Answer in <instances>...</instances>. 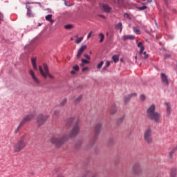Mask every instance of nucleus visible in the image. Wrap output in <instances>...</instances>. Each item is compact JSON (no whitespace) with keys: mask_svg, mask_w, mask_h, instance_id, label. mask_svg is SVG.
<instances>
[{"mask_svg":"<svg viewBox=\"0 0 177 177\" xmlns=\"http://www.w3.org/2000/svg\"><path fill=\"white\" fill-rule=\"evenodd\" d=\"M80 120H77L71 129L70 134H65L61 138L53 136L50 139V143L54 145L55 147H61L64 142L68 140L70 138H75L80 133V125H78Z\"/></svg>","mask_w":177,"mask_h":177,"instance_id":"1","label":"nucleus"},{"mask_svg":"<svg viewBox=\"0 0 177 177\" xmlns=\"http://www.w3.org/2000/svg\"><path fill=\"white\" fill-rule=\"evenodd\" d=\"M147 114L148 118L151 120V121H154L157 124L160 122L161 120V114L160 113L156 111V105L154 104H151L147 111Z\"/></svg>","mask_w":177,"mask_h":177,"instance_id":"2","label":"nucleus"},{"mask_svg":"<svg viewBox=\"0 0 177 177\" xmlns=\"http://www.w3.org/2000/svg\"><path fill=\"white\" fill-rule=\"evenodd\" d=\"M27 138V134H24L20 139L14 145L13 151L14 153H20L21 150H24L27 146V142L26 139Z\"/></svg>","mask_w":177,"mask_h":177,"instance_id":"3","label":"nucleus"},{"mask_svg":"<svg viewBox=\"0 0 177 177\" xmlns=\"http://www.w3.org/2000/svg\"><path fill=\"white\" fill-rule=\"evenodd\" d=\"M39 71L41 75H42V77H44V78H48V77L50 80H53L55 78V76L49 73V68H48V65H46V64H44V68H42V66H39Z\"/></svg>","mask_w":177,"mask_h":177,"instance_id":"4","label":"nucleus"},{"mask_svg":"<svg viewBox=\"0 0 177 177\" xmlns=\"http://www.w3.org/2000/svg\"><path fill=\"white\" fill-rule=\"evenodd\" d=\"M35 115L34 113H29L26 115L22 120L20 122L19 124L17 126V129H15V133H17L19 131H20V128L23 127L25 124H27V122H29V121H31L32 118H34Z\"/></svg>","mask_w":177,"mask_h":177,"instance_id":"5","label":"nucleus"},{"mask_svg":"<svg viewBox=\"0 0 177 177\" xmlns=\"http://www.w3.org/2000/svg\"><path fill=\"white\" fill-rule=\"evenodd\" d=\"M143 138L147 145H151V143H153V133L151 131V128L148 127L145 131Z\"/></svg>","mask_w":177,"mask_h":177,"instance_id":"6","label":"nucleus"},{"mask_svg":"<svg viewBox=\"0 0 177 177\" xmlns=\"http://www.w3.org/2000/svg\"><path fill=\"white\" fill-rule=\"evenodd\" d=\"M48 118H49V115L39 114L37 118V122L38 127L44 125V124H45V122H46V121L48 120Z\"/></svg>","mask_w":177,"mask_h":177,"instance_id":"7","label":"nucleus"},{"mask_svg":"<svg viewBox=\"0 0 177 177\" xmlns=\"http://www.w3.org/2000/svg\"><path fill=\"white\" fill-rule=\"evenodd\" d=\"M29 74L35 84H37V85H39V84H41L39 79L37 77V76L35 75V73H34V71H32V69L29 70Z\"/></svg>","mask_w":177,"mask_h":177,"instance_id":"8","label":"nucleus"},{"mask_svg":"<svg viewBox=\"0 0 177 177\" xmlns=\"http://www.w3.org/2000/svg\"><path fill=\"white\" fill-rule=\"evenodd\" d=\"M160 80L163 85L168 86L169 85V80H168V76L165 73H160Z\"/></svg>","mask_w":177,"mask_h":177,"instance_id":"9","label":"nucleus"},{"mask_svg":"<svg viewBox=\"0 0 177 177\" xmlns=\"http://www.w3.org/2000/svg\"><path fill=\"white\" fill-rule=\"evenodd\" d=\"M132 172L134 175H139L142 172V167L140 165H134L132 167Z\"/></svg>","mask_w":177,"mask_h":177,"instance_id":"10","label":"nucleus"},{"mask_svg":"<svg viewBox=\"0 0 177 177\" xmlns=\"http://www.w3.org/2000/svg\"><path fill=\"white\" fill-rule=\"evenodd\" d=\"M86 46L84 45L82 46L81 48L78 50L77 53L76 55V58L77 59H80L81 56H82V53L86 50Z\"/></svg>","mask_w":177,"mask_h":177,"instance_id":"11","label":"nucleus"},{"mask_svg":"<svg viewBox=\"0 0 177 177\" xmlns=\"http://www.w3.org/2000/svg\"><path fill=\"white\" fill-rule=\"evenodd\" d=\"M100 129H102V124L97 123L95 127V138L99 136V134L100 133Z\"/></svg>","mask_w":177,"mask_h":177,"instance_id":"12","label":"nucleus"},{"mask_svg":"<svg viewBox=\"0 0 177 177\" xmlns=\"http://www.w3.org/2000/svg\"><path fill=\"white\" fill-rule=\"evenodd\" d=\"M82 94L79 95L77 97H72L71 100H73L75 104H78L82 100Z\"/></svg>","mask_w":177,"mask_h":177,"instance_id":"13","label":"nucleus"},{"mask_svg":"<svg viewBox=\"0 0 177 177\" xmlns=\"http://www.w3.org/2000/svg\"><path fill=\"white\" fill-rule=\"evenodd\" d=\"M115 113H117V106L113 104L110 107L109 113L111 114V115H114Z\"/></svg>","mask_w":177,"mask_h":177,"instance_id":"14","label":"nucleus"},{"mask_svg":"<svg viewBox=\"0 0 177 177\" xmlns=\"http://www.w3.org/2000/svg\"><path fill=\"white\" fill-rule=\"evenodd\" d=\"M77 121H78V120H75V118H74V117L70 118L66 121V125H67V127H70L71 125L73 124V122H75H75H77Z\"/></svg>","mask_w":177,"mask_h":177,"instance_id":"15","label":"nucleus"},{"mask_svg":"<svg viewBox=\"0 0 177 177\" xmlns=\"http://www.w3.org/2000/svg\"><path fill=\"white\" fill-rule=\"evenodd\" d=\"M102 10H104V12H106V13H110V12H111V7H110L107 4H104L102 6Z\"/></svg>","mask_w":177,"mask_h":177,"instance_id":"16","label":"nucleus"},{"mask_svg":"<svg viewBox=\"0 0 177 177\" xmlns=\"http://www.w3.org/2000/svg\"><path fill=\"white\" fill-rule=\"evenodd\" d=\"M122 38L123 41H127V39L133 40V39H135V35H124V36H122Z\"/></svg>","mask_w":177,"mask_h":177,"instance_id":"17","label":"nucleus"},{"mask_svg":"<svg viewBox=\"0 0 177 177\" xmlns=\"http://www.w3.org/2000/svg\"><path fill=\"white\" fill-rule=\"evenodd\" d=\"M165 104L167 106V115H171V104L169 102H166V103H165Z\"/></svg>","mask_w":177,"mask_h":177,"instance_id":"18","label":"nucleus"},{"mask_svg":"<svg viewBox=\"0 0 177 177\" xmlns=\"http://www.w3.org/2000/svg\"><path fill=\"white\" fill-rule=\"evenodd\" d=\"M31 62L34 70H38V68L37 67V58H32Z\"/></svg>","mask_w":177,"mask_h":177,"instance_id":"19","label":"nucleus"},{"mask_svg":"<svg viewBox=\"0 0 177 177\" xmlns=\"http://www.w3.org/2000/svg\"><path fill=\"white\" fill-rule=\"evenodd\" d=\"M138 47L140 48V55H142L143 53V50H145V47H143V43L139 42L138 44Z\"/></svg>","mask_w":177,"mask_h":177,"instance_id":"20","label":"nucleus"},{"mask_svg":"<svg viewBox=\"0 0 177 177\" xmlns=\"http://www.w3.org/2000/svg\"><path fill=\"white\" fill-rule=\"evenodd\" d=\"M26 9L28 10L27 12V16H28V17H34V15H32V13L31 12V7L27 6H26Z\"/></svg>","mask_w":177,"mask_h":177,"instance_id":"21","label":"nucleus"},{"mask_svg":"<svg viewBox=\"0 0 177 177\" xmlns=\"http://www.w3.org/2000/svg\"><path fill=\"white\" fill-rule=\"evenodd\" d=\"M46 20H47V21H50V23L51 24H53L55 23V21L53 19H52V15H48L46 16Z\"/></svg>","mask_w":177,"mask_h":177,"instance_id":"22","label":"nucleus"},{"mask_svg":"<svg viewBox=\"0 0 177 177\" xmlns=\"http://www.w3.org/2000/svg\"><path fill=\"white\" fill-rule=\"evenodd\" d=\"M176 150H177V147H175L169 152V158H171V160H172V158H174V154L175 153V151H176Z\"/></svg>","mask_w":177,"mask_h":177,"instance_id":"23","label":"nucleus"},{"mask_svg":"<svg viewBox=\"0 0 177 177\" xmlns=\"http://www.w3.org/2000/svg\"><path fill=\"white\" fill-rule=\"evenodd\" d=\"M112 59L115 63H118V62H120V55H114L112 57Z\"/></svg>","mask_w":177,"mask_h":177,"instance_id":"24","label":"nucleus"},{"mask_svg":"<svg viewBox=\"0 0 177 177\" xmlns=\"http://www.w3.org/2000/svg\"><path fill=\"white\" fill-rule=\"evenodd\" d=\"M81 61H82V64H80L81 67H84L85 64H89V60L82 59Z\"/></svg>","mask_w":177,"mask_h":177,"instance_id":"25","label":"nucleus"},{"mask_svg":"<svg viewBox=\"0 0 177 177\" xmlns=\"http://www.w3.org/2000/svg\"><path fill=\"white\" fill-rule=\"evenodd\" d=\"M66 104H67V98H64V99L61 101V102H60V104H59V106H60V107H63V106H66Z\"/></svg>","mask_w":177,"mask_h":177,"instance_id":"26","label":"nucleus"},{"mask_svg":"<svg viewBox=\"0 0 177 177\" xmlns=\"http://www.w3.org/2000/svg\"><path fill=\"white\" fill-rule=\"evenodd\" d=\"M133 30L136 34H138V35H140V30H139L138 27H133Z\"/></svg>","mask_w":177,"mask_h":177,"instance_id":"27","label":"nucleus"},{"mask_svg":"<svg viewBox=\"0 0 177 177\" xmlns=\"http://www.w3.org/2000/svg\"><path fill=\"white\" fill-rule=\"evenodd\" d=\"M115 5H122V0H113Z\"/></svg>","mask_w":177,"mask_h":177,"instance_id":"28","label":"nucleus"},{"mask_svg":"<svg viewBox=\"0 0 177 177\" xmlns=\"http://www.w3.org/2000/svg\"><path fill=\"white\" fill-rule=\"evenodd\" d=\"M140 56H142V57H143V59H147V57H149V55H147L146 51H145V52L142 51V53L140 55Z\"/></svg>","mask_w":177,"mask_h":177,"instance_id":"29","label":"nucleus"},{"mask_svg":"<svg viewBox=\"0 0 177 177\" xmlns=\"http://www.w3.org/2000/svg\"><path fill=\"white\" fill-rule=\"evenodd\" d=\"M103 64H104V62L101 61L100 63L97 64V68H98V70H100V68H102V67L103 66Z\"/></svg>","mask_w":177,"mask_h":177,"instance_id":"30","label":"nucleus"},{"mask_svg":"<svg viewBox=\"0 0 177 177\" xmlns=\"http://www.w3.org/2000/svg\"><path fill=\"white\" fill-rule=\"evenodd\" d=\"M73 27L74 26L71 24H68L64 26V28H66V30H71V28H73Z\"/></svg>","mask_w":177,"mask_h":177,"instance_id":"31","label":"nucleus"},{"mask_svg":"<svg viewBox=\"0 0 177 177\" xmlns=\"http://www.w3.org/2000/svg\"><path fill=\"white\" fill-rule=\"evenodd\" d=\"M99 37L100 39V42H103V40L104 39V35H103V33H100Z\"/></svg>","mask_w":177,"mask_h":177,"instance_id":"32","label":"nucleus"},{"mask_svg":"<svg viewBox=\"0 0 177 177\" xmlns=\"http://www.w3.org/2000/svg\"><path fill=\"white\" fill-rule=\"evenodd\" d=\"M131 97H132V95L126 96L124 98L125 103H127V102H129V100H131Z\"/></svg>","mask_w":177,"mask_h":177,"instance_id":"33","label":"nucleus"},{"mask_svg":"<svg viewBox=\"0 0 177 177\" xmlns=\"http://www.w3.org/2000/svg\"><path fill=\"white\" fill-rule=\"evenodd\" d=\"M117 27H118V28H119L120 30V32H121V31H122V23L119 22L117 24Z\"/></svg>","mask_w":177,"mask_h":177,"instance_id":"34","label":"nucleus"},{"mask_svg":"<svg viewBox=\"0 0 177 177\" xmlns=\"http://www.w3.org/2000/svg\"><path fill=\"white\" fill-rule=\"evenodd\" d=\"M82 39H84V37H78L76 40V44H81V42L82 41Z\"/></svg>","mask_w":177,"mask_h":177,"instance_id":"35","label":"nucleus"},{"mask_svg":"<svg viewBox=\"0 0 177 177\" xmlns=\"http://www.w3.org/2000/svg\"><path fill=\"white\" fill-rule=\"evenodd\" d=\"M59 114H60V111L59 110L54 111V115H55V117H59Z\"/></svg>","mask_w":177,"mask_h":177,"instance_id":"36","label":"nucleus"},{"mask_svg":"<svg viewBox=\"0 0 177 177\" xmlns=\"http://www.w3.org/2000/svg\"><path fill=\"white\" fill-rule=\"evenodd\" d=\"M138 10H145V9H147V7L146 6H142L141 7H138Z\"/></svg>","mask_w":177,"mask_h":177,"instance_id":"37","label":"nucleus"},{"mask_svg":"<svg viewBox=\"0 0 177 177\" xmlns=\"http://www.w3.org/2000/svg\"><path fill=\"white\" fill-rule=\"evenodd\" d=\"M73 70H74L75 71H79V70H80V66H78V65H75V66H73Z\"/></svg>","mask_w":177,"mask_h":177,"instance_id":"38","label":"nucleus"},{"mask_svg":"<svg viewBox=\"0 0 177 177\" xmlns=\"http://www.w3.org/2000/svg\"><path fill=\"white\" fill-rule=\"evenodd\" d=\"M109 66H110V61H106V66L103 68V70H106V68H107V67H109Z\"/></svg>","mask_w":177,"mask_h":177,"instance_id":"39","label":"nucleus"},{"mask_svg":"<svg viewBox=\"0 0 177 177\" xmlns=\"http://www.w3.org/2000/svg\"><path fill=\"white\" fill-rule=\"evenodd\" d=\"M124 121V117H121L118 120V124H121Z\"/></svg>","mask_w":177,"mask_h":177,"instance_id":"40","label":"nucleus"},{"mask_svg":"<svg viewBox=\"0 0 177 177\" xmlns=\"http://www.w3.org/2000/svg\"><path fill=\"white\" fill-rule=\"evenodd\" d=\"M89 70V68L88 67H84L83 66V68H82V71L83 72V73H85V71H88Z\"/></svg>","mask_w":177,"mask_h":177,"instance_id":"41","label":"nucleus"},{"mask_svg":"<svg viewBox=\"0 0 177 177\" xmlns=\"http://www.w3.org/2000/svg\"><path fill=\"white\" fill-rule=\"evenodd\" d=\"M140 98V100H142V102L146 100V96H145V95H141Z\"/></svg>","mask_w":177,"mask_h":177,"instance_id":"42","label":"nucleus"},{"mask_svg":"<svg viewBox=\"0 0 177 177\" xmlns=\"http://www.w3.org/2000/svg\"><path fill=\"white\" fill-rule=\"evenodd\" d=\"M84 57H85V59H86L87 60H91V57H89V55H88L87 54H84Z\"/></svg>","mask_w":177,"mask_h":177,"instance_id":"43","label":"nucleus"},{"mask_svg":"<svg viewBox=\"0 0 177 177\" xmlns=\"http://www.w3.org/2000/svg\"><path fill=\"white\" fill-rule=\"evenodd\" d=\"M92 34H93V32H92V31H91V32L88 33V36H87L88 39H89V38H91V37H92Z\"/></svg>","mask_w":177,"mask_h":177,"instance_id":"44","label":"nucleus"},{"mask_svg":"<svg viewBox=\"0 0 177 177\" xmlns=\"http://www.w3.org/2000/svg\"><path fill=\"white\" fill-rule=\"evenodd\" d=\"M98 16H99V17H102V19H106V16H104L103 15H99Z\"/></svg>","mask_w":177,"mask_h":177,"instance_id":"45","label":"nucleus"},{"mask_svg":"<svg viewBox=\"0 0 177 177\" xmlns=\"http://www.w3.org/2000/svg\"><path fill=\"white\" fill-rule=\"evenodd\" d=\"M0 20H3V15L0 12Z\"/></svg>","mask_w":177,"mask_h":177,"instance_id":"46","label":"nucleus"},{"mask_svg":"<svg viewBox=\"0 0 177 177\" xmlns=\"http://www.w3.org/2000/svg\"><path fill=\"white\" fill-rule=\"evenodd\" d=\"M124 17H127L128 19H129V14L125 13V14H124Z\"/></svg>","mask_w":177,"mask_h":177,"instance_id":"47","label":"nucleus"},{"mask_svg":"<svg viewBox=\"0 0 177 177\" xmlns=\"http://www.w3.org/2000/svg\"><path fill=\"white\" fill-rule=\"evenodd\" d=\"M88 174H89V171H87L84 173V176H82V177H86V176L88 175Z\"/></svg>","mask_w":177,"mask_h":177,"instance_id":"48","label":"nucleus"},{"mask_svg":"<svg viewBox=\"0 0 177 177\" xmlns=\"http://www.w3.org/2000/svg\"><path fill=\"white\" fill-rule=\"evenodd\" d=\"M55 171L56 172H59V171H60V169L59 168H56V169H55Z\"/></svg>","mask_w":177,"mask_h":177,"instance_id":"49","label":"nucleus"},{"mask_svg":"<svg viewBox=\"0 0 177 177\" xmlns=\"http://www.w3.org/2000/svg\"><path fill=\"white\" fill-rule=\"evenodd\" d=\"M71 74H73V75L75 74V71H71Z\"/></svg>","mask_w":177,"mask_h":177,"instance_id":"50","label":"nucleus"},{"mask_svg":"<svg viewBox=\"0 0 177 177\" xmlns=\"http://www.w3.org/2000/svg\"><path fill=\"white\" fill-rule=\"evenodd\" d=\"M57 177H64L62 174H59Z\"/></svg>","mask_w":177,"mask_h":177,"instance_id":"51","label":"nucleus"},{"mask_svg":"<svg viewBox=\"0 0 177 177\" xmlns=\"http://www.w3.org/2000/svg\"><path fill=\"white\" fill-rule=\"evenodd\" d=\"M165 59H167V57H169V55H165Z\"/></svg>","mask_w":177,"mask_h":177,"instance_id":"52","label":"nucleus"},{"mask_svg":"<svg viewBox=\"0 0 177 177\" xmlns=\"http://www.w3.org/2000/svg\"><path fill=\"white\" fill-rule=\"evenodd\" d=\"M64 3L66 5V6H67V2H66V0H64Z\"/></svg>","mask_w":177,"mask_h":177,"instance_id":"53","label":"nucleus"},{"mask_svg":"<svg viewBox=\"0 0 177 177\" xmlns=\"http://www.w3.org/2000/svg\"><path fill=\"white\" fill-rule=\"evenodd\" d=\"M30 3H30V2H26V5H30Z\"/></svg>","mask_w":177,"mask_h":177,"instance_id":"54","label":"nucleus"},{"mask_svg":"<svg viewBox=\"0 0 177 177\" xmlns=\"http://www.w3.org/2000/svg\"><path fill=\"white\" fill-rule=\"evenodd\" d=\"M165 2L166 4L168 3V1L167 0H165Z\"/></svg>","mask_w":177,"mask_h":177,"instance_id":"55","label":"nucleus"},{"mask_svg":"<svg viewBox=\"0 0 177 177\" xmlns=\"http://www.w3.org/2000/svg\"><path fill=\"white\" fill-rule=\"evenodd\" d=\"M71 41H74V38H71Z\"/></svg>","mask_w":177,"mask_h":177,"instance_id":"56","label":"nucleus"},{"mask_svg":"<svg viewBox=\"0 0 177 177\" xmlns=\"http://www.w3.org/2000/svg\"><path fill=\"white\" fill-rule=\"evenodd\" d=\"M135 59H136V60H137V59H138V56H135Z\"/></svg>","mask_w":177,"mask_h":177,"instance_id":"57","label":"nucleus"},{"mask_svg":"<svg viewBox=\"0 0 177 177\" xmlns=\"http://www.w3.org/2000/svg\"><path fill=\"white\" fill-rule=\"evenodd\" d=\"M40 26H41V24H40V23H39V27H40Z\"/></svg>","mask_w":177,"mask_h":177,"instance_id":"58","label":"nucleus"},{"mask_svg":"<svg viewBox=\"0 0 177 177\" xmlns=\"http://www.w3.org/2000/svg\"><path fill=\"white\" fill-rule=\"evenodd\" d=\"M75 37H76V38H78V35H76Z\"/></svg>","mask_w":177,"mask_h":177,"instance_id":"59","label":"nucleus"},{"mask_svg":"<svg viewBox=\"0 0 177 177\" xmlns=\"http://www.w3.org/2000/svg\"><path fill=\"white\" fill-rule=\"evenodd\" d=\"M120 62H123L122 59H120Z\"/></svg>","mask_w":177,"mask_h":177,"instance_id":"60","label":"nucleus"},{"mask_svg":"<svg viewBox=\"0 0 177 177\" xmlns=\"http://www.w3.org/2000/svg\"><path fill=\"white\" fill-rule=\"evenodd\" d=\"M176 10H173V12H176Z\"/></svg>","mask_w":177,"mask_h":177,"instance_id":"61","label":"nucleus"},{"mask_svg":"<svg viewBox=\"0 0 177 177\" xmlns=\"http://www.w3.org/2000/svg\"><path fill=\"white\" fill-rule=\"evenodd\" d=\"M140 66H142V63L140 64Z\"/></svg>","mask_w":177,"mask_h":177,"instance_id":"62","label":"nucleus"}]
</instances>
